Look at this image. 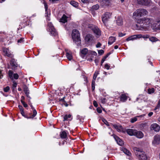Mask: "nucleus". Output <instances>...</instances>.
Masks as SVG:
<instances>
[{"instance_id": "nucleus-1", "label": "nucleus", "mask_w": 160, "mask_h": 160, "mask_svg": "<svg viewBox=\"0 0 160 160\" xmlns=\"http://www.w3.org/2000/svg\"><path fill=\"white\" fill-rule=\"evenodd\" d=\"M153 22L152 18L144 17L137 20V22L140 25H136L137 29L138 30H142L148 28L152 25Z\"/></svg>"}, {"instance_id": "nucleus-2", "label": "nucleus", "mask_w": 160, "mask_h": 160, "mask_svg": "<svg viewBox=\"0 0 160 160\" xmlns=\"http://www.w3.org/2000/svg\"><path fill=\"white\" fill-rule=\"evenodd\" d=\"M148 12L146 9L144 8H140L137 9L133 14V17L136 21L141 19L140 18L143 16L147 15L148 14Z\"/></svg>"}, {"instance_id": "nucleus-3", "label": "nucleus", "mask_w": 160, "mask_h": 160, "mask_svg": "<svg viewBox=\"0 0 160 160\" xmlns=\"http://www.w3.org/2000/svg\"><path fill=\"white\" fill-rule=\"evenodd\" d=\"M134 151L135 155L139 160H147V157L144 152L139 148H135Z\"/></svg>"}, {"instance_id": "nucleus-4", "label": "nucleus", "mask_w": 160, "mask_h": 160, "mask_svg": "<svg viewBox=\"0 0 160 160\" xmlns=\"http://www.w3.org/2000/svg\"><path fill=\"white\" fill-rule=\"evenodd\" d=\"M72 36L73 42L76 43L78 45H80V34L78 31L76 29L73 30L72 32Z\"/></svg>"}, {"instance_id": "nucleus-5", "label": "nucleus", "mask_w": 160, "mask_h": 160, "mask_svg": "<svg viewBox=\"0 0 160 160\" xmlns=\"http://www.w3.org/2000/svg\"><path fill=\"white\" fill-rule=\"evenodd\" d=\"M47 30L50 32V34L53 36H56L57 34V32L53 25L51 22L48 23Z\"/></svg>"}, {"instance_id": "nucleus-6", "label": "nucleus", "mask_w": 160, "mask_h": 160, "mask_svg": "<svg viewBox=\"0 0 160 160\" xmlns=\"http://www.w3.org/2000/svg\"><path fill=\"white\" fill-rule=\"evenodd\" d=\"M137 1L138 4L146 6H150L152 4L151 0H137Z\"/></svg>"}, {"instance_id": "nucleus-7", "label": "nucleus", "mask_w": 160, "mask_h": 160, "mask_svg": "<svg viewBox=\"0 0 160 160\" xmlns=\"http://www.w3.org/2000/svg\"><path fill=\"white\" fill-rule=\"evenodd\" d=\"M111 16V13L106 12L102 16V21L104 24H105L107 23L108 19L110 18Z\"/></svg>"}, {"instance_id": "nucleus-8", "label": "nucleus", "mask_w": 160, "mask_h": 160, "mask_svg": "<svg viewBox=\"0 0 160 160\" xmlns=\"http://www.w3.org/2000/svg\"><path fill=\"white\" fill-rule=\"evenodd\" d=\"M88 27L92 29L96 35L98 36H100L101 35L100 31L98 27H95L92 25H89Z\"/></svg>"}, {"instance_id": "nucleus-9", "label": "nucleus", "mask_w": 160, "mask_h": 160, "mask_svg": "<svg viewBox=\"0 0 160 160\" xmlns=\"http://www.w3.org/2000/svg\"><path fill=\"white\" fill-rule=\"evenodd\" d=\"M152 144L156 146L160 143V135L157 134L154 137L153 140L152 141Z\"/></svg>"}, {"instance_id": "nucleus-10", "label": "nucleus", "mask_w": 160, "mask_h": 160, "mask_svg": "<svg viewBox=\"0 0 160 160\" xmlns=\"http://www.w3.org/2000/svg\"><path fill=\"white\" fill-rule=\"evenodd\" d=\"M150 129L151 130H153L155 132H158L160 130V127L157 123H153L151 126Z\"/></svg>"}, {"instance_id": "nucleus-11", "label": "nucleus", "mask_w": 160, "mask_h": 160, "mask_svg": "<svg viewBox=\"0 0 160 160\" xmlns=\"http://www.w3.org/2000/svg\"><path fill=\"white\" fill-rule=\"evenodd\" d=\"M3 54L5 56L9 57H12V55L9 50L6 48H4L2 49Z\"/></svg>"}, {"instance_id": "nucleus-12", "label": "nucleus", "mask_w": 160, "mask_h": 160, "mask_svg": "<svg viewBox=\"0 0 160 160\" xmlns=\"http://www.w3.org/2000/svg\"><path fill=\"white\" fill-rule=\"evenodd\" d=\"M111 0H101L100 3L103 7L108 6L110 5Z\"/></svg>"}, {"instance_id": "nucleus-13", "label": "nucleus", "mask_w": 160, "mask_h": 160, "mask_svg": "<svg viewBox=\"0 0 160 160\" xmlns=\"http://www.w3.org/2000/svg\"><path fill=\"white\" fill-rule=\"evenodd\" d=\"M134 136H136L138 138H142L143 136V134L140 131H138L136 130V132H135Z\"/></svg>"}, {"instance_id": "nucleus-14", "label": "nucleus", "mask_w": 160, "mask_h": 160, "mask_svg": "<svg viewBox=\"0 0 160 160\" xmlns=\"http://www.w3.org/2000/svg\"><path fill=\"white\" fill-rule=\"evenodd\" d=\"M140 36L138 35H135L129 37L127 38L126 40L127 41H129L133 40L135 39H137L138 38H140Z\"/></svg>"}, {"instance_id": "nucleus-15", "label": "nucleus", "mask_w": 160, "mask_h": 160, "mask_svg": "<svg viewBox=\"0 0 160 160\" xmlns=\"http://www.w3.org/2000/svg\"><path fill=\"white\" fill-rule=\"evenodd\" d=\"M93 37L90 34H88L85 38V40L87 42H90L93 40Z\"/></svg>"}, {"instance_id": "nucleus-16", "label": "nucleus", "mask_w": 160, "mask_h": 160, "mask_svg": "<svg viewBox=\"0 0 160 160\" xmlns=\"http://www.w3.org/2000/svg\"><path fill=\"white\" fill-rule=\"evenodd\" d=\"M111 124L117 131L120 132L122 130V128L121 126L117 124Z\"/></svg>"}, {"instance_id": "nucleus-17", "label": "nucleus", "mask_w": 160, "mask_h": 160, "mask_svg": "<svg viewBox=\"0 0 160 160\" xmlns=\"http://www.w3.org/2000/svg\"><path fill=\"white\" fill-rule=\"evenodd\" d=\"M135 132L136 130L132 129H128L126 130V132L130 136H134Z\"/></svg>"}, {"instance_id": "nucleus-18", "label": "nucleus", "mask_w": 160, "mask_h": 160, "mask_svg": "<svg viewBox=\"0 0 160 160\" xmlns=\"http://www.w3.org/2000/svg\"><path fill=\"white\" fill-rule=\"evenodd\" d=\"M116 38L115 37L111 36L108 39V44L111 45L116 41Z\"/></svg>"}, {"instance_id": "nucleus-19", "label": "nucleus", "mask_w": 160, "mask_h": 160, "mask_svg": "<svg viewBox=\"0 0 160 160\" xmlns=\"http://www.w3.org/2000/svg\"><path fill=\"white\" fill-rule=\"evenodd\" d=\"M24 91L27 97L29 98L30 99L31 98L29 95V91L28 88L27 87L25 86L24 88Z\"/></svg>"}, {"instance_id": "nucleus-20", "label": "nucleus", "mask_w": 160, "mask_h": 160, "mask_svg": "<svg viewBox=\"0 0 160 160\" xmlns=\"http://www.w3.org/2000/svg\"><path fill=\"white\" fill-rule=\"evenodd\" d=\"M68 17L64 14L60 19L59 22L63 23H65L67 21V18Z\"/></svg>"}, {"instance_id": "nucleus-21", "label": "nucleus", "mask_w": 160, "mask_h": 160, "mask_svg": "<svg viewBox=\"0 0 160 160\" xmlns=\"http://www.w3.org/2000/svg\"><path fill=\"white\" fill-rule=\"evenodd\" d=\"M30 105L32 109L33 110V114L31 116H30L29 118H33L37 115V112L36 110L34 109V107L32 106V105L31 104Z\"/></svg>"}, {"instance_id": "nucleus-22", "label": "nucleus", "mask_w": 160, "mask_h": 160, "mask_svg": "<svg viewBox=\"0 0 160 160\" xmlns=\"http://www.w3.org/2000/svg\"><path fill=\"white\" fill-rule=\"evenodd\" d=\"M117 23L119 26H121L123 24L122 19L121 17H118L116 20Z\"/></svg>"}, {"instance_id": "nucleus-23", "label": "nucleus", "mask_w": 160, "mask_h": 160, "mask_svg": "<svg viewBox=\"0 0 160 160\" xmlns=\"http://www.w3.org/2000/svg\"><path fill=\"white\" fill-rule=\"evenodd\" d=\"M116 140L117 141V143L120 146H122L124 143L123 141L118 137L116 136L114 137Z\"/></svg>"}, {"instance_id": "nucleus-24", "label": "nucleus", "mask_w": 160, "mask_h": 160, "mask_svg": "<svg viewBox=\"0 0 160 160\" xmlns=\"http://www.w3.org/2000/svg\"><path fill=\"white\" fill-rule=\"evenodd\" d=\"M10 64L14 68L18 66V64L16 63L15 59H11L10 61Z\"/></svg>"}, {"instance_id": "nucleus-25", "label": "nucleus", "mask_w": 160, "mask_h": 160, "mask_svg": "<svg viewBox=\"0 0 160 160\" xmlns=\"http://www.w3.org/2000/svg\"><path fill=\"white\" fill-rule=\"evenodd\" d=\"M128 97L125 94H122L120 97V101L122 102H124L127 100Z\"/></svg>"}, {"instance_id": "nucleus-26", "label": "nucleus", "mask_w": 160, "mask_h": 160, "mask_svg": "<svg viewBox=\"0 0 160 160\" xmlns=\"http://www.w3.org/2000/svg\"><path fill=\"white\" fill-rule=\"evenodd\" d=\"M122 151L124 153L128 156H130L131 155V152L125 148H122Z\"/></svg>"}, {"instance_id": "nucleus-27", "label": "nucleus", "mask_w": 160, "mask_h": 160, "mask_svg": "<svg viewBox=\"0 0 160 160\" xmlns=\"http://www.w3.org/2000/svg\"><path fill=\"white\" fill-rule=\"evenodd\" d=\"M66 56L67 58L69 60H71L72 58V54L69 52H67L66 54Z\"/></svg>"}, {"instance_id": "nucleus-28", "label": "nucleus", "mask_w": 160, "mask_h": 160, "mask_svg": "<svg viewBox=\"0 0 160 160\" xmlns=\"http://www.w3.org/2000/svg\"><path fill=\"white\" fill-rule=\"evenodd\" d=\"M60 137L62 138H65L67 137V134L65 131L62 132L60 134Z\"/></svg>"}, {"instance_id": "nucleus-29", "label": "nucleus", "mask_w": 160, "mask_h": 160, "mask_svg": "<svg viewBox=\"0 0 160 160\" xmlns=\"http://www.w3.org/2000/svg\"><path fill=\"white\" fill-rule=\"evenodd\" d=\"M150 41L152 42H155L158 41V39L154 37H152L149 38Z\"/></svg>"}, {"instance_id": "nucleus-30", "label": "nucleus", "mask_w": 160, "mask_h": 160, "mask_svg": "<svg viewBox=\"0 0 160 160\" xmlns=\"http://www.w3.org/2000/svg\"><path fill=\"white\" fill-rule=\"evenodd\" d=\"M70 4L72 6L75 7H77L78 6V3L74 1H71Z\"/></svg>"}, {"instance_id": "nucleus-31", "label": "nucleus", "mask_w": 160, "mask_h": 160, "mask_svg": "<svg viewBox=\"0 0 160 160\" xmlns=\"http://www.w3.org/2000/svg\"><path fill=\"white\" fill-rule=\"evenodd\" d=\"M88 52V49L87 48H84L81 50V53L84 55H86Z\"/></svg>"}, {"instance_id": "nucleus-32", "label": "nucleus", "mask_w": 160, "mask_h": 160, "mask_svg": "<svg viewBox=\"0 0 160 160\" xmlns=\"http://www.w3.org/2000/svg\"><path fill=\"white\" fill-rule=\"evenodd\" d=\"M139 98L142 100H143L144 101H146L147 99V96L143 95H140Z\"/></svg>"}, {"instance_id": "nucleus-33", "label": "nucleus", "mask_w": 160, "mask_h": 160, "mask_svg": "<svg viewBox=\"0 0 160 160\" xmlns=\"http://www.w3.org/2000/svg\"><path fill=\"white\" fill-rule=\"evenodd\" d=\"M71 115L70 114L65 115L64 117V119L63 121H68L69 120L68 118H71Z\"/></svg>"}, {"instance_id": "nucleus-34", "label": "nucleus", "mask_w": 160, "mask_h": 160, "mask_svg": "<svg viewBox=\"0 0 160 160\" xmlns=\"http://www.w3.org/2000/svg\"><path fill=\"white\" fill-rule=\"evenodd\" d=\"M99 74V72L98 71H96L94 73L93 75V80H94L95 81V80L98 74Z\"/></svg>"}, {"instance_id": "nucleus-35", "label": "nucleus", "mask_w": 160, "mask_h": 160, "mask_svg": "<svg viewBox=\"0 0 160 160\" xmlns=\"http://www.w3.org/2000/svg\"><path fill=\"white\" fill-rule=\"evenodd\" d=\"M13 72L11 70H9L8 71V76L9 78L11 79H13Z\"/></svg>"}, {"instance_id": "nucleus-36", "label": "nucleus", "mask_w": 160, "mask_h": 160, "mask_svg": "<svg viewBox=\"0 0 160 160\" xmlns=\"http://www.w3.org/2000/svg\"><path fill=\"white\" fill-rule=\"evenodd\" d=\"M140 116H138L137 117H135L133 118H132L130 119V121L132 123H134L137 121V118L139 117Z\"/></svg>"}, {"instance_id": "nucleus-37", "label": "nucleus", "mask_w": 160, "mask_h": 160, "mask_svg": "<svg viewBox=\"0 0 160 160\" xmlns=\"http://www.w3.org/2000/svg\"><path fill=\"white\" fill-rule=\"evenodd\" d=\"M138 35L140 36V37L138 38H149V35H145L142 36L141 34H138Z\"/></svg>"}, {"instance_id": "nucleus-38", "label": "nucleus", "mask_w": 160, "mask_h": 160, "mask_svg": "<svg viewBox=\"0 0 160 160\" xmlns=\"http://www.w3.org/2000/svg\"><path fill=\"white\" fill-rule=\"evenodd\" d=\"M99 8V6L98 4H96L92 7V9L93 10H97Z\"/></svg>"}, {"instance_id": "nucleus-39", "label": "nucleus", "mask_w": 160, "mask_h": 160, "mask_svg": "<svg viewBox=\"0 0 160 160\" xmlns=\"http://www.w3.org/2000/svg\"><path fill=\"white\" fill-rule=\"evenodd\" d=\"M156 25L157 26V28L158 29L160 30V20L156 21Z\"/></svg>"}, {"instance_id": "nucleus-40", "label": "nucleus", "mask_w": 160, "mask_h": 160, "mask_svg": "<svg viewBox=\"0 0 160 160\" xmlns=\"http://www.w3.org/2000/svg\"><path fill=\"white\" fill-rule=\"evenodd\" d=\"M154 92V88H149L148 89V92L149 94H151Z\"/></svg>"}, {"instance_id": "nucleus-41", "label": "nucleus", "mask_w": 160, "mask_h": 160, "mask_svg": "<svg viewBox=\"0 0 160 160\" xmlns=\"http://www.w3.org/2000/svg\"><path fill=\"white\" fill-rule=\"evenodd\" d=\"M95 81L94 80H92V89L93 91L95 89Z\"/></svg>"}, {"instance_id": "nucleus-42", "label": "nucleus", "mask_w": 160, "mask_h": 160, "mask_svg": "<svg viewBox=\"0 0 160 160\" xmlns=\"http://www.w3.org/2000/svg\"><path fill=\"white\" fill-rule=\"evenodd\" d=\"M89 52L90 53V54L93 55L94 56H96L97 55V53L95 51H90Z\"/></svg>"}, {"instance_id": "nucleus-43", "label": "nucleus", "mask_w": 160, "mask_h": 160, "mask_svg": "<svg viewBox=\"0 0 160 160\" xmlns=\"http://www.w3.org/2000/svg\"><path fill=\"white\" fill-rule=\"evenodd\" d=\"M43 3L44 4L45 8V11H46V12L48 9V5H47L46 2L44 1H43Z\"/></svg>"}, {"instance_id": "nucleus-44", "label": "nucleus", "mask_w": 160, "mask_h": 160, "mask_svg": "<svg viewBox=\"0 0 160 160\" xmlns=\"http://www.w3.org/2000/svg\"><path fill=\"white\" fill-rule=\"evenodd\" d=\"M103 122L108 126H109V124H108V122L105 119H102Z\"/></svg>"}, {"instance_id": "nucleus-45", "label": "nucleus", "mask_w": 160, "mask_h": 160, "mask_svg": "<svg viewBox=\"0 0 160 160\" xmlns=\"http://www.w3.org/2000/svg\"><path fill=\"white\" fill-rule=\"evenodd\" d=\"M3 89H4V91L5 92H7L9 91V90L10 89V88H9V87L7 86L6 88H4Z\"/></svg>"}, {"instance_id": "nucleus-46", "label": "nucleus", "mask_w": 160, "mask_h": 160, "mask_svg": "<svg viewBox=\"0 0 160 160\" xmlns=\"http://www.w3.org/2000/svg\"><path fill=\"white\" fill-rule=\"evenodd\" d=\"M13 77L15 79H17L19 77V76L17 73H15L13 74Z\"/></svg>"}, {"instance_id": "nucleus-47", "label": "nucleus", "mask_w": 160, "mask_h": 160, "mask_svg": "<svg viewBox=\"0 0 160 160\" xmlns=\"http://www.w3.org/2000/svg\"><path fill=\"white\" fill-rule=\"evenodd\" d=\"M126 35L125 33H122L121 32H119L118 33V36L120 37H122Z\"/></svg>"}, {"instance_id": "nucleus-48", "label": "nucleus", "mask_w": 160, "mask_h": 160, "mask_svg": "<svg viewBox=\"0 0 160 160\" xmlns=\"http://www.w3.org/2000/svg\"><path fill=\"white\" fill-rule=\"evenodd\" d=\"M104 51L103 50H98V53L99 54L101 55L104 53Z\"/></svg>"}, {"instance_id": "nucleus-49", "label": "nucleus", "mask_w": 160, "mask_h": 160, "mask_svg": "<svg viewBox=\"0 0 160 160\" xmlns=\"http://www.w3.org/2000/svg\"><path fill=\"white\" fill-rule=\"evenodd\" d=\"M22 103L23 105V106L25 108H27L28 107V105L27 104L25 103V102H24V101H22Z\"/></svg>"}, {"instance_id": "nucleus-50", "label": "nucleus", "mask_w": 160, "mask_h": 160, "mask_svg": "<svg viewBox=\"0 0 160 160\" xmlns=\"http://www.w3.org/2000/svg\"><path fill=\"white\" fill-rule=\"evenodd\" d=\"M160 107V103H159V102H158V104L157 105L156 107L155 108V110H156L157 109H158Z\"/></svg>"}, {"instance_id": "nucleus-51", "label": "nucleus", "mask_w": 160, "mask_h": 160, "mask_svg": "<svg viewBox=\"0 0 160 160\" xmlns=\"http://www.w3.org/2000/svg\"><path fill=\"white\" fill-rule=\"evenodd\" d=\"M93 105L96 107H97L98 106L97 102L95 100L93 101Z\"/></svg>"}, {"instance_id": "nucleus-52", "label": "nucleus", "mask_w": 160, "mask_h": 160, "mask_svg": "<svg viewBox=\"0 0 160 160\" xmlns=\"http://www.w3.org/2000/svg\"><path fill=\"white\" fill-rule=\"evenodd\" d=\"M24 42L23 38H21L20 39H19L18 41V43H21L22 42Z\"/></svg>"}, {"instance_id": "nucleus-53", "label": "nucleus", "mask_w": 160, "mask_h": 160, "mask_svg": "<svg viewBox=\"0 0 160 160\" xmlns=\"http://www.w3.org/2000/svg\"><path fill=\"white\" fill-rule=\"evenodd\" d=\"M21 114L24 117L26 118H28V117H26L24 115V112L23 110H21ZM29 117H28V118H29Z\"/></svg>"}, {"instance_id": "nucleus-54", "label": "nucleus", "mask_w": 160, "mask_h": 160, "mask_svg": "<svg viewBox=\"0 0 160 160\" xmlns=\"http://www.w3.org/2000/svg\"><path fill=\"white\" fill-rule=\"evenodd\" d=\"M104 67L108 70L110 68V66L108 64H105Z\"/></svg>"}, {"instance_id": "nucleus-55", "label": "nucleus", "mask_w": 160, "mask_h": 160, "mask_svg": "<svg viewBox=\"0 0 160 160\" xmlns=\"http://www.w3.org/2000/svg\"><path fill=\"white\" fill-rule=\"evenodd\" d=\"M90 0H81L82 2L83 3H87L89 2Z\"/></svg>"}, {"instance_id": "nucleus-56", "label": "nucleus", "mask_w": 160, "mask_h": 160, "mask_svg": "<svg viewBox=\"0 0 160 160\" xmlns=\"http://www.w3.org/2000/svg\"><path fill=\"white\" fill-rule=\"evenodd\" d=\"M101 43L99 42H98L96 45V47L97 48H98L100 47L101 46Z\"/></svg>"}, {"instance_id": "nucleus-57", "label": "nucleus", "mask_w": 160, "mask_h": 160, "mask_svg": "<svg viewBox=\"0 0 160 160\" xmlns=\"http://www.w3.org/2000/svg\"><path fill=\"white\" fill-rule=\"evenodd\" d=\"M97 111L99 113H101L102 112V110L100 108H98L97 109Z\"/></svg>"}, {"instance_id": "nucleus-58", "label": "nucleus", "mask_w": 160, "mask_h": 160, "mask_svg": "<svg viewBox=\"0 0 160 160\" xmlns=\"http://www.w3.org/2000/svg\"><path fill=\"white\" fill-rule=\"evenodd\" d=\"M2 72V71L0 69V79L2 78L3 77Z\"/></svg>"}, {"instance_id": "nucleus-59", "label": "nucleus", "mask_w": 160, "mask_h": 160, "mask_svg": "<svg viewBox=\"0 0 160 160\" xmlns=\"http://www.w3.org/2000/svg\"><path fill=\"white\" fill-rule=\"evenodd\" d=\"M17 83L16 82H14L12 85L13 87L15 88L16 87Z\"/></svg>"}, {"instance_id": "nucleus-60", "label": "nucleus", "mask_w": 160, "mask_h": 160, "mask_svg": "<svg viewBox=\"0 0 160 160\" xmlns=\"http://www.w3.org/2000/svg\"><path fill=\"white\" fill-rule=\"evenodd\" d=\"M106 57H104L102 59V60L101 61V63L102 64L103 62H104L105 61V59H106Z\"/></svg>"}, {"instance_id": "nucleus-61", "label": "nucleus", "mask_w": 160, "mask_h": 160, "mask_svg": "<svg viewBox=\"0 0 160 160\" xmlns=\"http://www.w3.org/2000/svg\"><path fill=\"white\" fill-rule=\"evenodd\" d=\"M18 107L21 111L22 110H23V107H22V106L19 105L18 106Z\"/></svg>"}, {"instance_id": "nucleus-62", "label": "nucleus", "mask_w": 160, "mask_h": 160, "mask_svg": "<svg viewBox=\"0 0 160 160\" xmlns=\"http://www.w3.org/2000/svg\"><path fill=\"white\" fill-rule=\"evenodd\" d=\"M153 114V113L152 112H150L148 114V115L149 117H150Z\"/></svg>"}, {"instance_id": "nucleus-63", "label": "nucleus", "mask_w": 160, "mask_h": 160, "mask_svg": "<svg viewBox=\"0 0 160 160\" xmlns=\"http://www.w3.org/2000/svg\"><path fill=\"white\" fill-rule=\"evenodd\" d=\"M106 100L105 98H103L102 99V102L103 103H105V100Z\"/></svg>"}, {"instance_id": "nucleus-64", "label": "nucleus", "mask_w": 160, "mask_h": 160, "mask_svg": "<svg viewBox=\"0 0 160 160\" xmlns=\"http://www.w3.org/2000/svg\"><path fill=\"white\" fill-rule=\"evenodd\" d=\"M21 98V102H22V101H24L23 100L25 98L24 96H22Z\"/></svg>"}]
</instances>
